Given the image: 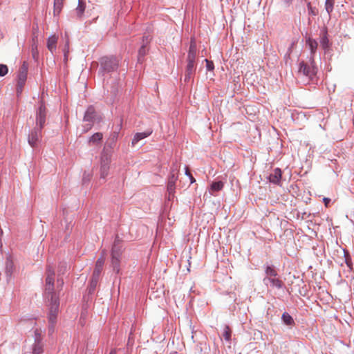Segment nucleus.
Masks as SVG:
<instances>
[{"mask_svg":"<svg viewBox=\"0 0 354 354\" xmlns=\"http://www.w3.org/2000/svg\"><path fill=\"white\" fill-rule=\"evenodd\" d=\"M55 270L54 268L48 265L46 268V278L45 281L44 297L49 306L48 320L53 325L57 319L59 306V297L55 292Z\"/></svg>","mask_w":354,"mask_h":354,"instance_id":"1","label":"nucleus"},{"mask_svg":"<svg viewBox=\"0 0 354 354\" xmlns=\"http://www.w3.org/2000/svg\"><path fill=\"white\" fill-rule=\"evenodd\" d=\"M197 54L196 44L194 39L190 41L189 48L188 51L184 81L189 82L193 77L196 71V59Z\"/></svg>","mask_w":354,"mask_h":354,"instance_id":"2","label":"nucleus"},{"mask_svg":"<svg viewBox=\"0 0 354 354\" xmlns=\"http://www.w3.org/2000/svg\"><path fill=\"white\" fill-rule=\"evenodd\" d=\"M123 250L121 245H112L111 248V266L113 272L119 274L121 267V261L123 257Z\"/></svg>","mask_w":354,"mask_h":354,"instance_id":"3","label":"nucleus"},{"mask_svg":"<svg viewBox=\"0 0 354 354\" xmlns=\"http://www.w3.org/2000/svg\"><path fill=\"white\" fill-rule=\"evenodd\" d=\"M310 65L305 63L304 61L299 62L298 74L303 75L306 77L309 80H313L317 74V68L315 66L314 57L311 56L310 58Z\"/></svg>","mask_w":354,"mask_h":354,"instance_id":"4","label":"nucleus"},{"mask_svg":"<svg viewBox=\"0 0 354 354\" xmlns=\"http://www.w3.org/2000/svg\"><path fill=\"white\" fill-rule=\"evenodd\" d=\"M119 66V60L114 57H104L100 59V72L103 74L115 71Z\"/></svg>","mask_w":354,"mask_h":354,"instance_id":"5","label":"nucleus"},{"mask_svg":"<svg viewBox=\"0 0 354 354\" xmlns=\"http://www.w3.org/2000/svg\"><path fill=\"white\" fill-rule=\"evenodd\" d=\"M122 128V122L118 125L115 131H113L107 139L103 151L102 153H110L112 156L113 150L116 145L117 140L119 136V132Z\"/></svg>","mask_w":354,"mask_h":354,"instance_id":"6","label":"nucleus"},{"mask_svg":"<svg viewBox=\"0 0 354 354\" xmlns=\"http://www.w3.org/2000/svg\"><path fill=\"white\" fill-rule=\"evenodd\" d=\"M111 161V156H110V153H102L100 172V179L104 181L109 175Z\"/></svg>","mask_w":354,"mask_h":354,"instance_id":"7","label":"nucleus"},{"mask_svg":"<svg viewBox=\"0 0 354 354\" xmlns=\"http://www.w3.org/2000/svg\"><path fill=\"white\" fill-rule=\"evenodd\" d=\"M178 179L177 174L173 170L168 179L167 191V199L169 201L173 200L176 189V182Z\"/></svg>","mask_w":354,"mask_h":354,"instance_id":"8","label":"nucleus"},{"mask_svg":"<svg viewBox=\"0 0 354 354\" xmlns=\"http://www.w3.org/2000/svg\"><path fill=\"white\" fill-rule=\"evenodd\" d=\"M41 130L42 129L35 127L29 133L28 142L32 147H35L37 146L38 142L41 138Z\"/></svg>","mask_w":354,"mask_h":354,"instance_id":"9","label":"nucleus"},{"mask_svg":"<svg viewBox=\"0 0 354 354\" xmlns=\"http://www.w3.org/2000/svg\"><path fill=\"white\" fill-rule=\"evenodd\" d=\"M46 109L41 102L36 113V126L40 129H43L46 122Z\"/></svg>","mask_w":354,"mask_h":354,"instance_id":"10","label":"nucleus"},{"mask_svg":"<svg viewBox=\"0 0 354 354\" xmlns=\"http://www.w3.org/2000/svg\"><path fill=\"white\" fill-rule=\"evenodd\" d=\"M95 109L93 106H89L86 109L84 116V121L88 122V124H87L85 127L84 131H87L88 130L91 129L93 126V122L95 120Z\"/></svg>","mask_w":354,"mask_h":354,"instance_id":"11","label":"nucleus"},{"mask_svg":"<svg viewBox=\"0 0 354 354\" xmlns=\"http://www.w3.org/2000/svg\"><path fill=\"white\" fill-rule=\"evenodd\" d=\"M263 283L267 286L281 289L283 288L284 283L277 277H265L263 279Z\"/></svg>","mask_w":354,"mask_h":354,"instance_id":"12","label":"nucleus"},{"mask_svg":"<svg viewBox=\"0 0 354 354\" xmlns=\"http://www.w3.org/2000/svg\"><path fill=\"white\" fill-rule=\"evenodd\" d=\"M336 248H337L335 249V252H337V256H342L344 259V262L346 266L349 268H351L353 263L349 252L345 248H342V245H336Z\"/></svg>","mask_w":354,"mask_h":354,"instance_id":"13","label":"nucleus"},{"mask_svg":"<svg viewBox=\"0 0 354 354\" xmlns=\"http://www.w3.org/2000/svg\"><path fill=\"white\" fill-rule=\"evenodd\" d=\"M105 262V258L102 255L100 257L95 263V266L92 274L93 278L98 279H100V277L102 272V270L103 269V266Z\"/></svg>","mask_w":354,"mask_h":354,"instance_id":"14","label":"nucleus"},{"mask_svg":"<svg viewBox=\"0 0 354 354\" xmlns=\"http://www.w3.org/2000/svg\"><path fill=\"white\" fill-rule=\"evenodd\" d=\"M282 171L281 169L276 168L273 170L272 173L269 175L268 180L270 183L279 185L281 182Z\"/></svg>","mask_w":354,"mask_h":354,"instance_id":"15","label":"nucleus"},{"mask_svg":"<svg viewBox=\"0 0 354 354\" xmlns=\"http://www.w3.org/2000/svg\"><path fill=\"white\" fill-rule=\"evenodd\" d=\"M58 37L55 35L50 36L47 39V48L52 53L56 51Z\"/></svg>","mask_w":354,"mask_h":354,"instance_id":"16","label":"nucleus"},{"mask_svg":"<svg viewBox=\"0 0 354 354\" xmlns=\"http://www.w3.org/2000/svg\"><path fill=\"white\" fill-rule=\"evenodd\" d=\"M152 133L151 130H147L145 132L136 133L132 140V146L136 145L140 140L149 136Z\"/></svg>","mask_w":354,"mask_h":354,"instance_id":"17","label":"nucleus"},{"mask_svg":"<svg viewBox=\"0 0 354 354\" xmlns=\"http://www.w3.org/2000/svg\"><path fill=\"white\" fill-rule=\"evenodd\" d=\"M281 319H282L283 322L284 323V324H286L287 326H292L295 325V321H294L293 318L292 317V316L290 314H288L286 312L283 313V315L281 316Z\"/></svg>","mask_w":354,"mask_h":354,"instance_id":"18","label":"nucleus"},{"mask_svg":"<svg viewBox=\"0 0 354 354\" xmlns=\"http://www.w3.org/2000/svg\"><path fill=\"white\" fill-rule=\"evenodd\" d=\"M266 277H277L278 273L274 266L266 265L265 266Z\"/></svg>","mask_w":354,"mask_h":354,"instance_id":"19","label":"nucleus"},{"mask_svg":"<svg viewBox=\"0 0 354 354\" xmlns=\"http://www.w3.org/2000/svg\"><path fill=\"white\" fill-rule=\"evenodd\" d=\"M98 279L91 277V279L87 288L88 295L93 294L98 283Z\"/></svg>","mask_w":354,"mask_h":354,"instance_id":"20","label":"nucleus"},{"mask_svg":"<svg viewBox=\"0 0 354 354\" xmlns=\"http://www.w3.org/2000/svg\"><path fill=\"white\" fill-rule=\"evenodd\" d=\"M306 43L309 46L311 54L314 55L315 53L317 46H318V44H317V41L313 39L308 38L306 40ZM312 56L313 57V55H312Z\"/></svg>","mask_w":354,"mask_h":354,"instance_id":"21","label":"nucleus"},{"mask_svg":"<svg viewBox=\"0 0 354 354\" xmlns=\"http://www.w3.org/2000/svg\"><path fill=\"white\" fill-rule=\"evenodd\" d=\"M78 6L75 10L77 17L81 19L85 10V3L82 0H78Z\"/></svg>","mask_w":354,"mask_h":354,"instance_id":"22","label":"nucleus"},{"mask_svg":"<svg viewBox=\"0 0 354 354\" xmlns=\"http://www.w3.org/2000/svg\"><path fill=\"white\" fill-rule=\"evenodd\" d=\"M14 269V263L9 258L7 259L6 262V274L8 277H10Z\"/></svg>","mask_w":354,"mask_h":354,"instance_id":"23","label":"nucleus"},{"mask_svg":"<svg viewBox=\"0 0 354 354\" xmlns=\"http://www.w3.org/2000/svg\"><path fill=\"white\" fill-rule=\"evenodd\" d=\"M64 0H54V15H58L63 8Z\"/></svg>","mask_w":354,"mask_h":354,"instance_id":"24","label":"nucleus"},{"mask_svg":"<svg viewBox=\"0 0 354 354\" xmlns=\"http://www.w3.org/2000/svg\"><path fill=\"white\" fill-rule=\"evenodd\" d=\"M223 186H224V184L222 181H217V182L212 183V184L211 185V189H210L211 194L213 195L214 194L213 192H218V191L221 190L223 188Z\"/></svg>","mask_w":354,"mask_h":354,"instance_id":"25","label":"nucleus"},{"mask_svg":"<svg viewBox=\"0 0 354 354\" xmlns=\"http://www.w3.org/2000/svg\"><path fill=\"white\" fill-rule=\"evenodd\" d=\"M43 342H34L32 346V354H42L44 352Z\"/></svg>","mask_w":354,"mask_h":354,"instance_id":"26","label":"nucleus"},{"mask_svg":"<svg viewBox=\"0 0 354 354\" xmlns=\"http://www.w3.org/2000/svg\"><path fill=\"white\" fill-rule=\"evenodd\" d=\"M103 138V135L102 133L97 132L94 133L91 137H90L88 142L89 143L95 144L102 140Z\"/></svg>","mask_w":354,"mask_h":354,"instance_id":"27","label":"nucleus"},{"mask_svg":"<svg viewBox=\"0 0 354 354\" xmlns=\"http://www.w3.org/2000/svg\"><path fill=\"white\" fill-rule=\"evenodd\" d=\"M320 44L323 49H324L325 50L329 48L330 43L326 32H324L323 36L322 37L320 40Z\"/></svg>","mask_w":354,"mask_h":354,"instance_id":"28","label":"nucleus"},{"mask_svg":"<svg viewBox=\"0 0 354 354\" xmlns=\"http://www.w3.org/2000/svg\"><path fill=\"white\" fill-rule=\"evenodd\" d=\"M334 3L335 0H326L325 1V9L329 16L333 10Z\"/></svg>","mask_w":354,"mask_h":354,"instance_id":"29","label":"nucleus"},{"mask_svg":"<svg viewBox=\"0 0 354 354\" xmlns=\"http://www.w3.org/2000/svg\"><path fill=\"white\" fill-rule=\"evenodd\" d=\"M231 333L230 328L228 326H225L222 335L226 341L229 342L231 339Z\"/></svg>","mask_w":354,"mask_h":354,"instance_id":"30","label":"nucleus"},{"mask_svg":"<svg viewBox=\"0 0 354 354\" xmlns=\"http://www.w3.org/2000/svg\"><path fill=\"white\" fill-rule=\"evenodd\" d=\"M17 79L18 84L24 85L27 79V75L24 72H19Z\"/></svg>","mask_w":354,"mask_h":354,"instance_id":"31","label":"nucleus"},{"mask_svg":"<svg viewBox=\"0 0 354 354\" xmlns=\"http://www.w3.org/2000/svg\"><path fill=\"white\" fill-rule=\"evenodd\" d=\"M64 62H67L68 61V55L69 53V41L68 39L66 40V44L64 45Z\"/></svg>","mask_w":354,"mask_h":354,"instance_id":"32","label":"nucleus"},{"mask_svg":"<svg viewBox=\"0 0 354 354\" xmlns=\"http://www.w3.org/2000/svg\"><path fill=\"white\" fill-rule=\"evenodd\" d=\"M34 339H35V342H42L41 331L39 329H36L35 330Z\"/></svg>","mask_w":354,"mask_h":354,"instance_id":"33","label":"nucleus"},{"mask_svg":"<svg viewBox=\"0 0 354 354\" xmlns=\"http://www.w3.org/2000/svg\"><path fill=\"white\" fill-rule=\"evenodd\" d=\"M146 54V48L145 44H142L138 50V60L140 61L141 58Z\"/></svg>","mask_w":354,"mask_h":354,"instance_id":"34","label":"nucleus"},{"mask_svg":"<svg viewBox=\"0 0 354 354\" xmlns=\"http://www.w3.org/2000/svg\"><path fill=\"white\" fill-rule=\"evenodd\" d=\"M67 266L66 263H61L58 267L59 274H64L66 270Z\"/></svg>","mask_w":354,"mask_h":354,"instance_id":"35","label":"nucleus"},{"mask_svg":"<svg viewBox=\"0 0 354 354\" xmlns=\"http://www.w3.org/2000/svg\"><path fill=\"white\" fill-rule=\"evenodd\" d=\"M8 72V68L6 65L0 64V76L3 77L6 75Z\"/></svg>","mask_w":354,"mask_h":354,"instance_id":"36","label":"nucleus"},{"mask_svg":"<svg viewBox=\"0 0 354 354\" xmlns=\"http://www.w3.org/2000/svg\"><path fill=\"white\" fill-rule=\"evenodd\" d=\"M307 7H308V10L309 14H310L313 16L317 15V11H316L315 8H313V6H311V3L310 2H308L307 3Z\"/></svg>","mask_w":354,"mask_h":354,"instance_id":"37","label":"nucleus"},{"mask_svg":"<svg viewBox=\"0 0 354 354\" xmlns=\"http://www.w3.org/2000/svg\"><path fill=\"white\" fill-rule=\"evenodd\" d=\"M206 62V67L208 71H212L214 68V63L207 59H205Z\"/></svg>","mask_w":354,"mask_h":354,"instance_id":"38","label":"nucleus"},{"mask_svg":"<svg viewBox=\"0 0 354 354\" xmlns=\"http://www.w3.org/2000/svg\"><path fill=\"white\" fill-rule=\"evenodd\" d=\"M19 72H24L26 75H27V72H28V66L26 64V62H24L23 65L21 66V67L20 68V70Z\"/></svg>","mask_w":354,"mask_h":354,"instance_id":"39","label":"nucleus"},{"mask_svg":"<svg viewBox=\"0 0 354 354\" xmlns=\"http://www.w3.org/2000/svg\"><path fill=\"white\" fill-rule=\"evenodd\" d=\"M32 57L35 59L36 56H37V54H38L37 45L32 46Z\"/></svg>","mask_w":354,"mask_h":354,"instance_id":"40","label":"nucleus"},{"mask_svg":"<svg viewBox=\"0 0 354 354\" xmlns=\"http://www.w3.org/2000/svg\"><path fill=\"white\" fill-rule=\"evenodd\" d=\"M150 40H151L150 35H145L142 37V44H145V45H146L147 44H148Z\"/></svg>","mask_w":354,"mask_h":354,"instance_id":"41","label":"nucleus"},{"mask_svg":"<svg viewBox=\"0 0 354 354\" xmlns=\"http://www.w3.org/2000/svg\"><path fill=\"white\" fill-rule=\"evenodd\" d=\"M24 86L23 84H18L17 85V95H19L20 93H21L22 92V90H23V88H24Z\"/></svg>","mask_w":354,"mask_h":354,"instance_id":"42","label":"nucleus"},{"mask_svg":"<svg viewBox=\"0 0 354 354\" xmlns=\"http://www.w3.org/2000/svg\"><path fill=\"white\" fill-rule=\"evenodd\" d=\"M283 3L288 6L292 1V0H281Z\"/></svg>","mask_w":354,"mask_h":354,"instance_id":"43","label":"nucleus"},{"mask_svg":"<svg viewBox=\"0 0 354 354\" xmlns=\"http://www.w3.org/2000/svg\"><path fill=\"white\" fill-rule=\"evenodd\" d=\"M57 283H58L59 286H60L62 287L63 286V284H64L63 279H57Z\"/></svg>","mask_w":354,"mask_h":354,"instance_id":"44","label":"nucleus"},{"mask_svg":"<svg viewBox=\"0 0 354 354\" xmlns=\"http://www.w3.org/2000/svg\"><path fill=\"white\" fill-rule=\"evenodd\" d=\"M324 201L325 202V205H327V204L330 202V200L328 198H324Z\"/></svg>","mask_w":354,"mask_h":354,"instance_id":"45","label":"nucleus"},{"mask_svg":"<svg viewBox=\"0 0 354 354\" xmlns=\"http://www.w3.org/2000/svg\"><path fill=\"white\" fill-rule=\"evenodd\" d=\"M185 174L188 176H189L191 175L190 172L189 171V169L188 167H186V169H185Z\"/></svg>","mask_w":354,"mask_h":354,"instance_id":"46","label":"nucleus"},{"mask_svg":"<svg viewBox=\"0 0 354 354\" xmlns=\"http://www.w3.org/2000/svg\"><path fill=\"white\" fill-rule=\"evenodd\" d=\"M189 178H190V180H191V183H193L195 182V179L194 178V177L192 176V174L189 176Z\"/></svg>","mask_w":354,"mask_h":354,"instance_id":"47","label":"nucleus"},{"mask_svg":"<svg viewBox=\"0 0 354 354\" xmlns=\"http://www.w3.org/2000/svg\"><path fill=\"white\" fill-rule=\"evenodd\" d=\"M109 354H117V351H116L115 349H113V350L111 351Z\"/></svg>","mask_w":354,"mask_h":354,"instance_id":"48","label":"nucleus"},{"mask_svg":"<svg viewBox=\"0 0 354 354\" xmlns=\"http://www.w3.org/2000/svg\"><path fill=\"white\" fill-rule=\"evenodd\" d=\"M317 246H320L321 247V249L324 251L325 250V245H323V244H321V245H317Z\"/></svg>","mask_w":354,"mask_h":354,"instance_id":"49","label":"nucleus"},{"mask_svg":"<svg viewBox=\"0 0 354 354\" xmlns=\"http://www.w3.org/2000/svg\"><path fill=\"white\" fill-rule=\"evenodd\" d=\"M3 245H0V252H2Z\"/></svg>","mask_w":354,"mask_h":354,"instance_id":"50","label":"nucleus"},{"mask_svg":"<svg viewBox=\"0 0 354 354\" xmlns=\"http://www.w3.org/2000/svg\"><path fill=\"white\" fill-rule=\"evenodd\" d=\"M49 330H53V326H52L51 328H49Z\"/></svg>","mask_w":354,"mask_h":354,"instance_id":"51","label":"nucleus"},{"mask_svg":"<svg viewBox=\"0 0 354 354\" xmlns=\"http://www.w3.org/2000/svg\"><path fill=\"white\" fill-rule=\"evenodd\" d=\"M171 354H177V353H176V352H174V353H171Z\"/></svg>","mask_w":354,"mask_h":354,"instance_id":"52","label":"nucleus"}]
</instances>
